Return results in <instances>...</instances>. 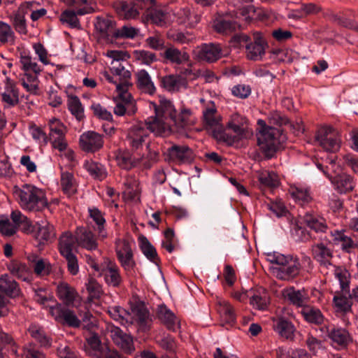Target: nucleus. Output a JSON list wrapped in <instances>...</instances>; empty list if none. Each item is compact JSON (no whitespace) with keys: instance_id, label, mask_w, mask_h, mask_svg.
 <instances>
[{"instance_id":"a878e982","label":"nucleus","mask_w":358,"mask_h":358,"mask_svg":"<svg viewBox=\"0 0 358 358\" xmlns=\"http://www.w3.org/2000/svg\"><path fill=\"white\" fill-rule=\"evenodd\" d=\"M76 240L78 245L88 250H96L98 243L94 234L85 227H78L76 231Z\"/></svg>"},{"instance_id":"b1692460","label":"nucleus","mask_w":358,"mask_h":358,"mask_svg":"<svg viewBox=\"0 0 358 358\" xmlns=\"http://www.w3.org/2000/svg\"><path fill=\"white\" fill-rule=\"evenodd\" d=\"M250 303L254 308L264 310L267 308L270 299L268 292L262 287L251 289L248 291Z\"/></svg>"},{"instance_id":"473e14b6","label":"nucleus","mask_w":358,"mask_h":358,"mask_svg":"<svg viewBox=\"0 0 358 358\" xmlns=\"http://www.w3.org/2000/svg\"><path fill=\"white\" fill-rule=\"evenodd\" d=\"M10 273L23 281H31L32 279L31 270L24 264L18 260H13L8 264Z\"/></svg>"},{"instance_id":"f03ea898","label":"nucleus","mask_w":358,"mask_h":358,"mask_svg":"<svg viewBox=\"0 0 358 358\" xmlns=\"http://www.w3.org/2000/svg\"><path fill=\"white\" fill-rule=\"evenodd\" d=\"M268 125L264 120H258V129L256 134L257 145L266 158L273 157L279 146L284 142L285 136L283 130L273 127H282L289 124V119L282 113L273 110L268 115Z\"/></svg>"},{"instance_id":"9b49d317","label":"nucleus","mask_w":358,"mask_h":358,"mask_svg":"<svg viewBox=\"0 0 358 358\" xmlns=\"http://www.w3.org/2000/svg\"><path fill=\"white\" fill-rule=\"evenodd\" d=\"M311 252L313 257L320 264V271L325 275H329V269L334 268L331 263L333 252L325 243H317L312 245Z\"/></svg>"},{"instance_id":"39448f33","label":"nucleus","mask_w":358,"mask_h":358,"mask_svg":"<svg viewBox=\"0 0 358 358\" xmlns=\"http://www.w3.org/2000/svg\"><path fill=\"white\" fill-rule=\"evenodd\" d=\"M253 41L246 34H238L234 36V42L240 46H245L246 57L250 60L259 61L265 55V50L268 47L266 41L260 32L256 31L252 34Z\"/></svg>"},{"instance_id":"c03bdc74","label":"nucleus","mask_w":358,"mask_h":358,"mask_svg":"<svg viewBox=\"0 0 358 358\" xmlns=\"http://www.w3.org/2000/svg\"><path fill=\"white\" fill-rule=\"evenodd\" d=\"M332 183L341 194L350 192L355 187L353 178L350 176L346 174L337 176L332 180Z\"/></svg>"},{"instance_id":"bb28decb","label":"nucleus","mask_w":358,"mask_h":358,"mask_svg":"<svg viewBox=\"0 0 358 358\" xmlns=\"http://www.w3.org/2000/svg\"><path fill=\"white\" fill-rule=\"evenodd\" d=\"M161 86L171 92H178L187 87V79L181 75L170 74L163 76L160 80Z\"/></svg>"},{"instance_id":"37998d69","label":"nucleus","mask_w":358,"mask_h":358,"mask_svg":"<svg viewBox=\"0 0 358 358\" xmlns=\"http://www.w3.org/2000/svg\"><path fill=\"white\" fill-rule=\"evenodd\" d=\"M58 297L66 304L72 303L77 296L76 290L66 282H60L57 285Z\"/></svg>"},{"instance_id":"a19ab883","label":"nucleus","mask_w":358,"mask_h":358,"mask_svg":"<svg viewBox=\"0 0 358 358\" xmlns=\"http://www.w3.org/2000/svg\"><path fill=\"white\" fill-rule=\"evenodd\" d=\"M55 236L54 227L48 223L41 225L38 223L35 224V231L33 236L40 243L48 241L52 239Z\"/></svg>"},{"instance_id":"f257e3e1","label":"nucleus","mask_w":358,"mask_h":358,"mask_svg":"<svg viewBox=\"0 0 358 358\" xmlns=\"http://www.w3.org/2000/svg\"><path fill=\"white\" fill-rule=\"evenodd\" d=\"M105 55L113 61L110 72L105 71L102 75L106 80L115 85L117 92L118 99L115 101L113 113L119 117L134 115L137 111L136 101L128 92L133 86L131 73L122 63L129 56L127 52L121 50H108Z\"/></svg>"},{"instance_id":"4d7b16f0","label":"nucleus","mask_w":358,"mask_h":358,"mask_svg":"<svg viewBox=\"0 0 358 358\" xmlns=\"http://www.w3.org/2000/svg\"><path fill=\"white\" fill-rule=\"evenodd\" d=\"M38 74L24 73L21 78V83L23 87L30 94H36L38 92L39 80Z\"/></svg>"},{"instance_id":"20e7f679","label":"nucleus","mask_w":358,"mask_h":358,"mask_svg":"<svg viewBox=\"0 0 358 358\" xmlns=\"http://www.w3.org/2000/svg\"><path fill=\"white\" fill-rule=\"evenodd\" d=\"M266 256L268 262L276 265L272 267V271L277 278L290 280L299 275L301 264L298 258L276 252H268Z\"/></svg>"},{"instance_id":"58836bf2","label":"nucleus","mask_w":358,"mask_h":358,"mask_svg":"<svg viewBox=\"0 0 358 358\" xmlns=\"http://www.w3.org/2000/svg\"><path fill=\"white\" fill-rule=\"evenodd\" d=\"M27 331L30 336L35 340L41 347L49 348L52 344V338L47 335L44 329L39 325L32 324Z\"/></svg>"},{"instance_id":"0eeeda50","label":"nucleus","mask_w":358,"mask_h":358,"mask_svg":"<svg viewBox=\"0 0 358 358\" xmlns=\"http://www.w3.org/2000/svg\"><path fill=\"white\" fill-rule=\"evenodd\" d=\"M94 27L95 34L99 43H111L115 39L116 23L112 18L102 16L96 17Z\"/></svg>"},{"instance_id":"ea45409f","label":"nucleus","mask_w":358,"mask_h":358,"mask_svg":"<svg viewBox=\"0 0 358 358\" xmlns=\"http://www.w3.org/2000/svg\"><path fill=\"white\" fill-rule=\"evenodd\" d=\"M20 64L24 73L39 74L42 71V69L37 64L36 59L25 52L20 54Z\"/></svg>"},{"instance_id":"7ed1b4c3","label":"nucleus","mask_w":358,"mask_h":358,"mask_svg":"<svg viewBox=\"0 0 358 358\" xmlns=\"http://www.w3.org/2000/svg\"><path fill=\"white\" fill-rule=\"evenodd\" d=\"M13 194L19 206L25 211L41 212L48 207L45 192L33 185L15 187Z\"/></svg>"},{"instance_id":"de8ad7c7","label":"nucleus","mask_w":358,"mask_h":358,"mask_svg":"<svg viewBox=\"0 0 358 358\" xmlns=\"http://www.w3.org/2000/svg\"><path fill=\"white\" fill-rule=\"evenodd\" d=\"M217 306L218 313L227 323L232 324L235 322L236 315L234 310L228 301L220 299L217 301Z\"/></svg>"},{"instance_id":"6ab92c4d","label":"nucleus","mask_w":358,"mask_h":358,"mask_svg":"<svg viewBox=\"0 0 358 358\" xmlns=\"http://www.w3.org/2000/svg\"><path fill=\"white\" fill-rule=\"evenodd\" d=\"M170 159L180 164L191 163L194 159L192 149L185 145H173L167 150Z\"/></svg>"},{"instance_id":"412c9836","label":"nucleus","mask_w":358,"mask_h":358,"mask_svg":"<svg viewBox=\"0 0 358 358\" xmlns=\"http://www.w3.org/2000/svg\"><path fill=\"white\" fill-rule=\"evenodd\" d=\"M136 87L142 92L149 95L156 93L157 88L148 72L141 69L135 73Z\"/></svg>"},{"instance_id":"5fc2aeb1","label":"nucleus","mask_w":358,"mask_h":358,"mask_svg":"<svg viewBox=\"0 0 358 358\" xmlns=\"http://www.w3.org/2000/svg\"><path fill=\"white\" fill-rule=\"evenodd\" d=\"M68 109L71 113L78 120H82L84 115V108L80 99L76 95L68 96Z\"/></svg>"},{"instance_id":"79ce46f5","label":"nucleus","mask_w":358,"mask_h":358,"mask_svg":"<svg viewBox=\"0 0 358 358\" xmlns=\"http://www.w3.org/2000/svg\"><path fill=\"white\" fill-rule=\"evenodd\" d=\"M289 193L301 205L308 203L312 200L309 189L301 185H294L290 186Z\"/></svg>"},{"instance_id":"13d9d810","label":"nucleus","mask_w":358,"mask_h":358,"mask_svg":"<svg viewBox=\"0 0 358 358\" xmlns=\"http://www.w3.org/2000/svg\"><path fill=\"white\" fill-rule=\"evenodd\" d=\"M194 121L192 117V111L189 108H182L180 113L176 115V123H173V127L176 129H184L193 124Z\"/></svg>"},{"instance_id":"2f4dec72","label":"nucleus","mask_w":358,"mask_h":358,"mask_svg":"<svg viewBox=\"0 0 358 358\" xmlns=\"http://www.w3.org/2000/svg\"><path fill=\"white\" fill-rule=\"evenodd\" d=\"M148 132L143 124L133 126L128 134L129 144L135 149L142 145Z\"/></svg>"},{"instance_id":"774afa93","label":"nucleus","mask_w":358,"mask_h":358,"mask_svg":"<svg viewBox=\"0 0 358 358\" xmlns=\"http://www.w3.org/2000/svg\"><path fill=\"white\" fill-rule=\"evenodd\" d=\"M115 250L117 259L134 255L131 244L125 239L117 238L115 242Z\"/></svg>"},{"instance_id":"864d4df0","label":"nucleus","mask_w":358,"mask_h":358,"mask_svg":"<svg viewBox=\"0 0 358 358\" xmlns=\"http://www.w3.org/2000/svg\"><path fill=\"white\" fill-rule=\"evenodd\" d=\"M328 271L338 280L342 291L349 292L350 274L345 268L334 265V268Z\"/></svg>"},{"instance_id":"a211bd4d","label":"nucleus","mask_w":358,"mask_h":358,"mask_svg":"<svg viewBox=\"0 0 358 358\" xmlns=\"http://www.w3.org/2000/svg\"><path fill=\"white\" fill-rule=\"evenodd\" d=\"M227 127L240 138H248L252 134L248 120L238 113H234L231 116Z\"/></svg>"},{"instance_id":"0e129e2a","label":"nucleus","mask_w":358,"mask_h":358,"mask_svg":"<svg viewBox=\"0 0 358 358\" xmlns=\"http://www.w3.org/2000/svg\"><path fill=\"white\" fill-rule=\"evenodd\" d=\"M213 26L217 32L227 34L236 29V24L234 21L217 17L214 20Z\"/></svg>"},{"instance_id":"f704fd0d","label":"nucleus","mask_w":358,"mask_h":358,"mask_svg":"<svg viewBox=\"0 0 358 358\" xmlns=\"http://www.w3.org/2000/svg\"><path fill=\"white\" fill-rule=\"evenodd\" d=\"M28 261L30 262L34 273L38 277L47 276L52 271V266L48 261L39 258L34 255L28 256Z\"/></svg>"},{"instance_id":"bf43d9fd","label":"nucleus","mask_w":358,"mask_h":358,"mask_svg":"<svg viewBox=\"0 0 358 358\" xmlns=\"http://www.w3.org/2000/svg\"><path fill=\"white\" fill-rule=\"evenodd\" d=\"M333 304L336 312L346 313L351 310L352 302L350 299L341 293H336L334 296Z\"/></svg>"},{"instance_id":"c85d7f7f","label":"nucleus","mask_w":358,"mask_h":358,"mask_svg":"<svg viewBox=\"0 0 358 358\" xmlns=\"http://www.w3.org/2000/svg\"><path fill=\"white\" fill-rule=\"evenodd\" d=\"M2 101L6 107L10 108L16 106L19 103V92L14 81L6 78L5 88L1 94Z\"/></svg>"},{"instance_id":"338daca9","label":"nucleus","mask_w":358,"mask_h":358,"mask_svg":"<svg viewBox=\"0 0 358 358\" xmlns=\"http://www.w3.org/2000/svg\"><path fill=\"white\" fill-rule=\"evenodd\" d=\"M0 346L3 352L10 351L15 355L17 352L18 347L13 337L10 334L3 331L0 332Z\"/></svg>"},{"instance_id":"052dcab7","label":"nucleus","mask_w":358,"mask_h":358,"mask_svg":"<svg viewBox=\"0 0 358 358\" xmlns=\"http://www.w3.org/2000/svg\"><path fill=\"white\" fill-rule=\"evenodd\" d=\"M84 167L93 178L99 180H103L107 176V173L103 166L93 161L85 162Z\"/></svg>"},{"instance_id":"2eb2a0df","label":"nucleus","mask_w":358,"mask_h":358,"mask_svg":"<svg viewBox=\"0 0 358 358\" xmlns=\"http://www.w3.org/2000/svg\"><path fill=\"white\" fill-rule=\"evenodd\" d=\"M106 283L114 288L120 287L124 282L120 268L117 264L108 258L104 259L101 269Z\"/></svg>"},{"instance_id":"6e6552de","label":"nucleus","mask_w":358,"mask_h":358,"mask_svg":"<svg viewBox=\"0 0 358 358\" xmlns=\"http://www.w3.org/2000/svg\"><path fill=\"white\" fill-rule=\"evenodd\" d=\"M315 141L327 152H335L341 148V136L338 131L331 127L319 129L315 135Z\"/></svg>"},{"instance_id":"c756f323","label":"nucleus","mask_w":358,"mask_h":358,"mask_svg":"<svg viewBox=\"0 0 358 358\" xmlns=\"http://www.w3.org/2000/svg\"><path fill=\"white\" fill-rule=\"evenodd\" d=\"M89 217L94 222V229L96 230L98 236L101 238H106L108 234L105 229L106 220L105 218V213L101 211L96 207L88 208Z\"/></svg>"},{"instance_id":"423d86ee","label":"nucleus","mask_w":358,"mask_h":358,"mask_svg":"<svg viewBox=\"0 0 358 358\" xmlns=\"http://www.w3.org/2000/svg\"><path fill=\"white\" fill-rule=\"evenodd\" d=\"M285 299L289 303L297 308L304 309L309 304L313 303L314 301L311 300L312 297L317 299V301H320L322 293L316 289H313L309 294L305 288L296 289L294 287H290L283 290Z\"/></svg>"},{"instance_id":"4468645a","label":"nucleus","mask_w":358,"mask_h":358,"mask_svg":"<svg viewBox=\"0 0 358 358\" xmlns=\"http://www.w3.org/2000/svg\"><path fill=\"white\" fill-rule=\"evenodd\" d=\"M321 331L327 334L331 341L341 349L347 347L352 343V337L345 328L338 327L334 324L324 325Z\"/></svg>"},{"instance_id":"f8f14e48","label":"nucleus","mask_w":358,"mask_h":358,"mask_svg":"<svg viewBox=\"0 0 358 358\" xmlns=\"http://www.w3.org/2000/svg\"><path fill=\"white\" fill-rule=\"evenodd\" d=\"M203 117L206 129L211 131L215 138L224 140L225 134L221 124V117L214 105L207 107L203 110Z\"/></svg>"},{"instance_id":"72a5a7b5","label":"nucleus","mask_w":358,"mask_h":358,"mask_svg":"<svg viewBox=\"0 0 358 358\" xmlns=\"http://www.w3.org/2000/svg\"><path fill=\"white\" fill-rule=\"evenodd\" d=\"M0 292L10 298H15L20 295L21 291L17 282L8 275L4 274L0 277Z\"/></svg>"},{"instance_id":"603ef678","label":"nucleus","mask_w":358,"mask_h":358,"mask_svg":"<svg viewBox=\"0 0 358 358\" xmlns=\"http://www.w3.org/2000/svg\"><path fill=\"white\" fill-rule=\"evenodd\" d=\"M85 288L88 293L87 301L92 302L94 299H98L103 294L102 286L94 278L90 277L85 283Z\"/></svg>"},{"instance_id":"9d476101","label":"nucleus","mask_w":358,"mask_h":358,"mask_svg":"<svg viewBox=\"0 0 358 358\" xmlns=\"http://www.w3.org/2000/svg\"><path fill=\"white\" fill-rule=\"evenodd\" d=\"M130 323L136 324L142 331H148L152 324V316L146 305L142 301L133 303L131 306Z\"/></svg>"},{"instance_id":"6e6d98bb","label":"nucleus","mask_w":358,"mask_h":358,"mask_svg":"<svg viewBox=\"0 0 358 358\" xmlns=\"http://www.w3.org/2000/svg\"><path fill=\"white\" fill-rule=\"evenodd\" d=\"M68 6L77 9L79 15H84L94 12V8L87 0H61Z\"/></svg>"},{"instance_id":"e433bc0d","label":"nucleus","mask_w":358,"mask_h":358,"mask_svg":"<svg viewBox=\"0 0 358 358\" xmlns=\"http://www.w3.org/2000/svg\"><path fill=\"white\" fill-rule=\"evenodd\" d=\"M113 159H115L117 165L125 170H129L134 168L136 162L131 156L129 151L127 150H117L113 152Z\"/></svg>"},{"instance_id":"5701e85b","label":"nucleus","mask_w":358,"mask_h":358,"mask_svg":"<svg viewBox=\"0 0 358 358\" xmlns=\"http://www.w3.org/2000/svg\"><path fill=\"white\" fill-rule=\"evenodd\" d=\"M110 334L113 342L125 353L131 354L134 350L132 338L119 327H113Z\"/></svg>"},{"instance_id":"69168bd1","label":"nucleus","mask_w":358,"mask_h":358,"mask_svg":"<svg viewBox=\"0 0 358 358\" xmlns=\"http://www.w3.org/2000/svg\"><path fill=\"white\" fill-rule=\"evenodd\" d=\"M258 180L262 185L268 187H278L280 183L278 176L273 171L261 172L259 174Z\"/></svg>"},{"instance_id":"4c0bfd02","label":"nucleus","mask_w":358,"mask_h":358,"mask_svg":"<svg viewBox=\"0 0 358 358\" xmlns=\"http://www.w3.org/2000/svg\"><path fill=\"white\" fill-rule=\"evenodd\" d=\"M312 304L313 303H310L304 309L301 310L300 313L301 315L308 323L316 325L323 324L324 316L318 308Z\"/></svg>"},{"instance_id":"f3484780","label":"nucleus","mask_w":358,"mask_h":358,"mask_svg":"<svg viewBox=\"0 0 358 358\" xmlns=\"http://www.w3.org/2000/svg\"><path fill=\"white\" fill-rule=\"evenodd\" d=\"M80 147L87 152H95L103 146V136L93 131L83 133L79 139Z\"/></svg>"},{"instance_id":"393cba45","label":"nucleus","mask_w":358,"mask_h":358,"mask_svg":"<svg viewBox=\"0 0 358 358\" xmlns=\"http://www.w3.org/2000/svg\"><path fill=\"white\" fill-rule=\"evenodd\" d=\"M273 330L281 337L292 340L294 336L295 328L294 324L288 320L282 317H273L272 319Z\"/></svg>"},{"instance_id":"cd10ccee","label":"nucleus","mask_w":358,"mask_h":358,"mask_svg":"<svg viewBox=\"0 0 358 358\" xmlns=\"http://www.w3.org/2000/svg\"><path fill=\"white\" fill-rule=\"evenodd\" d=\"M155 114L162 117L173 127V123H176L177 111L173 103L166 99H160L159 106L155 105Z\"/></svg>"},{"instance_id":"3c124183","label":"nucleus","mask_w":358,"mask_h":358,"mask_svg":"<svg viewBox=\"0 0 358 358\" xmlns=\"http://www.w3.org/2000/svg\"><path fill=\"white\" fill-rule=\"evenodd\" d=\"M76 241V236H73L71 232L66 231L63 233L59 241V251L61 255L73 253Z\"/></svg>"},{"instance_id":"aec40b11","label":"nucleus","mask_w":358,"mask_h":358,"mask_svg":"<svg viewBox=\"0 0 358 358\" xmlns=\"http://www.w3.org/2000/svg\"><path fill=\"white\" fill-rule=\"evenodd\" d=\"M143 124L147 131L149 130L157 136H167L171 132L173 128L167 121L157 116V114L155 117H149Z\"/></svg>"},{"instance_id":"4be33fe9","label":"nucleus","mask_w":358,"mask_h":358,"mask_svg":"<svg viewBox=\"0 0 358 358\" xmlns=\"http://www.w3.org/2000/svg\"><path fill=\"white\" fill-rule=\"evenodd\" d=\"M157 317L169 330L175 331L180 327V320L164 304L157 307Z\"/></svg>"},{"instance_id":"7c9ffc66","label":"nucleus","mask_w":358,"mask_h":358,"mask_svg":"<svg viewBox=\"0 0 358 358\" xmlns=\"http://www.w3.org/2000/svg\"><path fill=\"white\" fill-rule=\"evenodd\" d=\"M163 58L171 64L178 65L190 62V57L187 52L182 51L174 46H171L165 49L163 53Z\"/></svg>"},{"instance_id":"a18cd8bd","label":"nucleus","mask_w":358,"mask_h":358,"mask_svg":"<svg viewBox=\"0 0 358 358\" xmlns=\"http://www.w3.org/2000/svg\"><path fill=\"white\" fill-rule=\"evenodd\" d=\"M117 13L127 20L136 18L139 15V11L134 3H128L125 1H118L115 4Z\"/></svg>"},{"instance_id":"c9c22d12","label":"nucleus","mask_w":358,"mask_h":358,"mask_svg":"<svg viewBox=\"0 0 358 358\" xmlns=\"http://www.w3.org/2000/svg\"><path fill=\"white\" fill-rule=\"evenodd\" d=\"M304 223L316 233H325L328 229L326 220L318 215L306 213L303 217Z\"/></svg>"},{"instance_id":"dca6fc26","label":"nucleus","mask_w":358,"mask_h":358,"mask_svg":"<svg viewBox=\"0 0 358 358\" xmlns=\"http://www.w3.org/2000/svg\"><path fill=\"white\" fill-rule=\"evenodd\" d=\"M196 58L200 61L213 63L223 55L222 48L220 43H203L194 51Z\"/></svg>"},{"instance_id":"e2e57ef3","label":"nucleus","mask_w":358,"mask_h":358,"mask_svg":"<svg viewBox=\"0 0 358 358\" xmlns=\"http://www.w3.org/2000/svg\"><path fill=\"white\" fill-rule=\"evenodd\" d=\"M34 298L37 303L49 308L50 306H55L57 303L52 294L44 288L36 289Z\"/></svg>"},{"instance_id":"09e8293b","label":"nucleus","mask_w":358,"mask_h":358,"mask_svg":"<svg viewBox=\"0 0 358 358\" xmlns=\"http://www.w3.org/2000/svg\"><path fill=\"white\" fill-rule=\"evenodd\" d=\"M17 37L11 26L0 21V43L3 45H14Z\"/></svg>"},{"instance_id":"680f3d73","label":"nucleus","mask_w":358,"mask_h":358,"mask_svg":"<svg viewBox=\"0 0 358 358\" xmlns=\"http://www.w3.org/2000/svg\"><path fill=\"white\" fill-rule=\"evenodd\" d=\"M78 15L77 9H67L61 13L59 19L63 24H68L71 28H80V23Z\"/></svg>"},{"instance_id":"1a4fd4ad","label":"nucleus","mask_w":358,"mask_h":358,"mask_svg":"<svg viewBox=\"0 0 358 358\" xmlns=\"http://www.w3.org/2000/svg\"><path fill=\"white\" fill-rule=\"evenodd\" d=\"M48 127L50 129L48 138L52 148L60 152L66 150L68 147L66 139L67 131L66 126L60 120L53 117L49 120Z\"/></svg>"},{"instance_id":"8fccbe9b","label":"nucleus","mask_w":358,"mask_h":358,"mask_svg":"<svg viewBox=\"0 0 358 358\" xmlns=\"http://www.w3.org/2000/svg\"><path fill=\"white\" fill-rule=\"evenodd\" d=\"M60 181L63 192L68 196L73 195L77 192L78 185L73 173L62 172Z\"/></svg>"},{"instance_id":"49530a36","label":"nucleus","mask_w":358,"mask_h":358,"mask_svg":"<svg viewBox=\"0 0 358 358\" xmlns=\"http://www.w3.org/2000/svg\"><path fill=\"white\" fill-rule=\"evenodd\" d=\"M139 247L143 254L151 262L157 264L159 257L155 247L150 243L148 239L144 236L138 237Z\"/></svg>"},{"instance_id":"ddd939ff","label":"nucleus","mask_w":358,"mask_h":358,"mask_svg":"<svg viewBox=\"0 0 358 358\" xmlns=\"http://www.w3.org/2000/svg\"><path fill=\"white\" fill-rule=\"evenodd\" d=\"M48 311L59 323L74 328L80 326L81 320L78 319L76 313L62 304L56 303L55 306H50Z\"/></svg>"}]
</instances>
